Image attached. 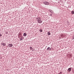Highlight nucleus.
I'll return each instance as SVG.
<instances>
[{
    "label": "nucleus",
    "instance_id": "f8f14e48",
    "mask_svg": "<svg viewBox=\"0 0 74 74\" xmlns=\"http://www.w3.org/2000/svg\"><path fill=\"white\" fill-rule=\"evenodd\" d=\"M72 14H74V12L73 11H72L71 12Z\"/></svg>",
    "mask_w": 74,
    "mask_h": 74
},
{
    "label": "nucleus",
    "instance_id": "f257e3e1",
    "mask_svg": "<svg viewBox=\"0 0 74 74\" xmlns=\"http://www.w3.org/2000/svg\"><path fill=\"white\" fill-rule=\"evenodd\" d=\"M43 3L44 4H45V5H49V3L46 1H45L43 2Z\"/></svg>",
    "mask_w": 74,
    "mask_h": 74
},
{
    "label": "nucleus",
    "instance_id": "dca6fc26",
    "mask_svg": "<svg viewBox=\"0 0 74 74\" xmlns=\"http://www.w3.org/2000/svg\"><path fill=\"white\" fill-rule=\"evenodd\" d=\"M50 16H52V14H50Z\"/></svg>",
    "mask_w": 74,
    "mask_h": 74
},
{
    "label": "nucleus",
    "instance_id": "20e7f679",
    "mask_svg": "<svg viewBox=\"0 0 74 74\" xmlns=\"http://www.w3.org/2000/svg\"><path fill=\"white\" fill-rule=\"evenodd\" d=\"M47 51H51V48L50 47H49L47 49Z\"/></svg>",
    "mask_w": 74,
    "mask_h": 74
},
{
    "label": "nucleus",
    "instance_id": "0eeeda50",
    "mask_svg": "<svg viewBox=\"0 0 74 74\" xmlns=\"http://www.w3.org/2000/svg\"><path fill=\"white\" fill-rule=\"evenodd\" d=\"M38 22L39 23H42V21H41V19H40L38 21Z\"/></svg>",
    "mask_w": 74,
    "mask_h": 74
},
{
    "label": "nucleus",
    "instance_id": "9d476101",
    "mask_svg": "<svg viewBox=\"0 0 74 74\" xmlns=\"http://www.w3.org/2000/svg\"><path fill=\"white\" fill-rule=\"evenodd\" d=\"M71 68H69V69H68V71H71Z\"/></svg>",
    "mask_w": 74,
    "mask_h": 74
},
{
    "label": "nucleus",
    "instance_id": "a211bd4d",
    "mask_svg": "<svg viewBox=\"0 0 74 74\" xmlns=\"http://www.w3.org/2000/svg\"><path fill=\"white\" fill-rule=\"evenodd\" d=\"M0 36H1V35H0Z\"/></svg>",
    "mask_w": 74,
    "mask_h": 74
},
{
    "label": "nucleus",
    "instance_id": "423d86ee",
    "mask_svg": "<svg viewBox=\"0 0 74 74\" xmlns=\"http://www.w3.org/2000/svg\"><path fill=\"white\" fill-rule=\"evenodd\" d=\"M1 45L3 46H5L6 45V44H5V43H2Z\"/></svg>",
    "mask_w": 74,
    "mask_h": 74
},
{
    "label": "nucleus",
    "instance_id": "4468645a",
    "mask_svg": "<svg viewBox=\"0 0 74 74\" xmlns=\"http://www.w3.org/2000/svg\"><path fill=\"white\" fill-rule=\"evenodd\" d=\"M30 49H31V50H32V49H33V48H32V47H30Z\"/></svg>",
    "mask_w": 74,
    "mask_h": 74
},
{
    "label": "nucleus",
    "instance_id": "ddd939ff",
    "mask_svg": "<svg viewBox=\"0 0 74 74\" xmlns=\"http://www.w3.org/2000/svg\"><path fill=\"white\" fill-rule=\"evenodd\" d=\"M39 31H40V32H42V29H40L39 30Z\"/></svg>",
    "mask_w": 74,
    "mask_h": 74
},
{
    "label": "nucleus",
    "instance_id": "39448f33",
    "mask_svg": "<svg viewBox=\"0 0 74 74\" xmlns=\"http://www.w3.org/2000/svg\"><path fill=\"white\" fill-rule=\"evenodd\" d=\"M8 46H9V47H12L13 46V45L12 44H9L8 45Z\"/></svg>",
    "mask_w": 74,
    "mask_h": 74
},
{
    "label": "nucleus",
    "instance_id": "7ed1b4c3",
    "mask_svg": "<svg viewBox=\"0 0 74 74\" xmlns=\"http://www.w3.org/2000/svg\"><path fill=\"white\" fill-rule=\"evenodd\" d=\"M36 19L38 21L39 20L41 19V18H40V17H37V18H36Z\"/></svg>",
    "mask_w": 74,
    "mask_h": 74
},
{
    "label": "nucleus",
    "instance_id": "9b49d317",
    "mask_svg": "<svg viewBox=\"0 0 74 74\" xmlns=\"http://www.w3.org/2000/svg\"><path fill=\"white\" fill-rule=\"evenodd\" d=\"M47 33L48 36H49L51 35V33L49 32H48Z\"/></svg>",
    "mask_w": 74,
    "mask_h": 74
},
{
    "label": "nucleus",
    "instance_id": "2eb2a0df",
    "mask_svg": "<svg viewBox=\"0 0 74 74\" xmlns=\"http://www.w3.org/2000/svg\"><path fill=\"white\" fill-rule=\"evenodd\" d=\"M59 74H62V72H61Z\"/></svg>",
    "mask_w": 74,
    "mask_h": 74
},
{
    "label": "nucleus",
    "instance_id": "6e6552de",
    "mask_svg": "<svg viewBox=\"0 0 74 74\" xmlns=\"http://www.w3.org/2000/svg\"><path fill=\"white\" fill-rule=\"evenodd\" d=\"M27 35H26V33H24L23 34V36L24 37H26Z\"/></svg>",
    "mask_w": 74,
    "mask_h": 74
},
{
    "label": "nucleus",
    "instance_id": "f03ea898",
    "mask_svg": "<svg viewBox=\"0 0 74 74\" xmlns=\"http://www.w3.org/2000/svg\"><path fill=\"white\" fill-rule=\"evenodd\" d=\"M23 39H24V37L21 36V38H19L20 41H22V40H23Z\"/></svg>",
    "mask_w": 74,
    "mask_h": 74
},
{
    "label": "nucleus",
    "instance_id": "1a4fd4ad",
    "mask_svg": "<svg viewBox=\"0 0 74 74\" xmlns=\"http://www.w3.org/2000/svg\"><path fill=\"white\" fill-rule=\"evenodd\" d=\"M61 36L62 37H64L65 35H64L62 34L61 35Z\"/></svg>",
    "mask_w": 74,
    "mask_h": 74
},
{
    "label": "nucleus",
    "instance_id": "f3484780",
    "mask_svg": "<svg viewBox=\"0 0 74 74\" xmlns=\"http://www.w3.org/2000/svg\"><path fill=\"white\" fill-rule=\"evenodd\" d=\"M20 37L19 36H18V38H20Z\"/></svg>",
    "mask_w": 74,
    "mask_h": 74
}]
</instances>
